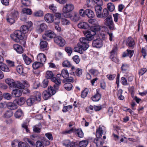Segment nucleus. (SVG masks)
<instances>
[{
    "mask_svg": "<svg viewBox=\"0 0 147 147\" xmlns=\"http://www.w3.org/2000/svg\"><path fill=\"white\" fill-rule=\"evenodd\" d=\"M106 133V131L103 130L102 128L100 127L97 129L96 133V138L95 139L94 141L97 147H102L103 141L101 138L102 134H105Z\"/></svg>",
    "mask_w": 147,
    "mask_h": 147,
    "instance_id": "f257e3e1",
    "label": "nucleus"
},
{
    "mask_svg": "<svg viewBox=\"0 0 147 147\" xmlns=\"http://www.w3.org/2000/svg\"><path fill=\"white\" fill-rule=\"evenodd\" d=\"M83 33L86 37H82L80 38V41L83 43L88 44L89 42L92 40L94 38V36L96 34L95 32L90 31H83Z\"/></svg>",
    "mask_w": 147,
    "mask_h": 147,
    "instance_id": "f03ea898",
    "label": "nucleus"
},
{
    "mask_svg": "<svg viewBox=\"0 0 147 147\" xmlns=\"http://www.w3.org/2000/svg\"><path fill=\"white\" fill-rule=\"evenodd\" d=\"M54 74L51 71H47L45 77L47 79H51V80L55 83V84L57 85H59L61 84V80L59 78L61 77V75L60 74H59L57 75V78L54 77Z\"/></svg>",
    "mask_w": 147,
    "mask_h": 147,
    "instance_id": "7ed1b4c3",
    "label": "nucleus"
},
{
    "mask_svg": "<svg viewBox=\"0 0 147 147\" xmlns=\"http://www.w3.org/2000/svg\"><path fill=\"white\" fill-rule=\"evenodd\" d=\"M24 34L21 30H16L11 35L10 37L13 41L16 42H19L20 40L24 39Z\"/></svg>",
    "mask_w": 147,
    "mask_h": 147,
    "instance_id": "20e7f679",
    "label": "nucleus"
},
{
    "mask_svg": "<svg viewBox=\"0 0 147 147\" xmlns=\"http://www.w3.org/2000/svg\"><path fill=\"white\" fill-rule=\"evenodd\" d=\"M56 92V91L53 87L50 86L48 87L47 90L44 91L42 94V96L45 100H47L51 96L54 95Z\"/></svg>",
    "mask_w": 147,
    "mask_h": 147,
    "instance_id": "39448f33",
    "label": "nucleus"
},
{
    "mask_svg": "<svg viewBox=\"0 0 147 147\" xmlns=\"http://www.w3.org/2000/svg\"><path fill=\"white\" fill-rule=\"evenodd\" d=\"M78 47H75L74 49V51L77 52L80 54L83 53L82 49L84 51L86 50L89 47L88 44H86L85 43H83L80 41V42L77 44Z\"/></svg>",
    "mask_w": 147,
    "mask_h": 147,
    "instance_id": "423d86ee",
    "label": "nucleus"
},
{
    "mask_svg": "<svg viewBox=\"0 0 147 147\" xmlns=\"http://www.w3.org/2000/svg\"><path fill=\"white\" fill-rule=\"evenodd\" d=\"M55 36V33L53 31L49 30L45 31L42 36L43 39L47 40H49L51 38H54Z\"/></svg>",
    "mask_w": 147,
    "mask_h": 147,
    "instance_id": "0eeeda50",
    "label": "nucleus"
},
{
    "mask_svg": "<svg viewBox=\"0 0 147 147\" xmlns=\"http://www.w3.org/2000/svg\"><path fill=\"white\" fill-rule=\"evenodd\" d=\"M74 8V6L72 3H68L65 5L63 8V14L64 15H67V13L72 11Z\"/></svg>",
    "mask_w": 147,
    "mask_h": 147,
    "instance_id": "6e6552de",
    "label": "nucleus"
},
{
    "mask_svg": "<svg viewBox=\"0 0 147 147\" xmlns=\"http://www.w3.org/2000/svg\"><path fill=\"white\" fill-rule=\"evenodd\" d=\"M5 82L11 88H17L19 89L20 82L15 81L13 79L9 78L6 79L5 80Z\"/></svg>",
    "mask_w": 147,
    "mask_h": 147,
    "instance_id": "1a4fd4ad",
    "label": "nucleus"
},
{
    "mask_svg": "<svg viewBox=\"0 0 147 147\" xmlns=\"http://www.w3.org/2000/svg\"><path fill=\"white\" fill-rule=\"evenodd\" d=\"M104 23L105 25L109 26L110 29H114V24L111 16H109L105 19L104 21Z\"/></svg>",
    "mask_w": 147,
    "mask_h": 147,
    "instance_id": "9d476101",
    "label": "nucleus"
},
{
    "mask_svg": "<svg viewBox=\"0 0 147 147\" xmlns=\"http://www.w3.org/2000/svg\"><path fill=\"white\" fill-rule=\"evenodd\" d=\"M117 46L115 45L113 48V49L111 51L110 57L112 61L116 63H118L119 62V60L116 57H115L117 52Z\"/></svg>",
    "mask_w": 147,
    "mask_h": 147,
    "instance_id": "9b49d317",
    "label": "nucleus"
},
{
    "mask_svg": "<svg viewBox=\"0 0 147 147\" xmlns=\"http://www.w3.org/2000/svg\"><path fill=\"white\" fill-rule=\"evenodd\" d=\"M55 42L61 47L63 46L65 44V40L61 36L55 37L54 38Z\"/></svg>",
    "mask_w": 147,
    "mask_h": 147,
    "instance_id": "f8f14e48",
    "label": "nucleus"
},
{
    "mask_svg": "<svg viewBox=\"0 0 147 147\" xmlns=\"http://www.w3.org/2000/svg\"><path fill=\"white\" fill-rule=\"evenodd\" d=\"M126 44L127 46L133 49L134 47L135 42L132 38L129 37L126 39Z\"/></svg>",
    "mask_w": 147,
    "mask_h": 147,
    "instance_id": "ddd939ff",
    "label": "nucleus"
},
{
    "mask_svg": "<svg viewBox=\"0 0 147 147\" xmlns=\"http://www.w3.org/2000/svg\"><path fill=\"white\" fill-rule=\"evenodd\" d=\"M92 44L94 47L100 48L102 46V41L100 38L96 39L93 41Z\"/></svg>",
    "mask_w": 147,
    "mask_h": 147,
    "instance_id": "4468645a",
    "label": "nucleus"
},
{
    "mask_svg": "<svg viewBox=\"0 0 147 147\" xmlns=\"http://www.w3.org/2000/svg\"><path fill=\"white\" fill-rule=\"evenodd\" d=\"M64 17L66 18H69L74 22H77L79 20V16L76 13H74L73 16H72L70 13H68L67 15H64Z\"/></svg>",
    "mask_w": 147,
    "mask_h": 147,
    "instance_id": "2eb2a0df",
    "label": "nucleus"
},
{
    "mask_svg": "<svg viewBox=\"0 0 147 147\" xmlns=\"http://www.w3.org/2000/svg\"><path fill=\"white\" fill-rule=\"evenodd\" d=\"M107 29V28L104 26H100L98 25L94 26L91 28V31H93L96 33V32L100 31H103V30H105Z\"/></svg>",
    "mask_w": 147,
    "mask_h": 147,
    "instance_id": "dca6fc26",
    "label": "nucleus"
},
{
    "mask_svg": "<svg viewBox=\"0 0 147 147\" xmlns=\"http://www.w3.org/2000/svg\"><path fill=\"white\" fill-rule=\"evenodd\" d=\"M37 61L43 65L46 60L45 55L42 53H40L37 55Z\"/></svg>",
    "mask_w": 147,
    "mask_h": 147,
    "instance_id": "f3484780",
    "label": "nucleus"
},
{
    "mask_svg": "<svg viewBox=\"0 0 147 147\" xmlns=\"http://www.w3.org/2000/svg\"><path fill=\"white\" fill-rule=\"evenodd\" d=\"M54 16L53 14L51 13H47L45 16V21L48 23H52L54 21Z\"/></svg>",
    "mask_w": 147,
    "mask_h": 147,
    "instance_id": "a211bd4d",
    "label": "nucleus"
},
{
    "mask_svg": "<svg viewBox=\"0 0 147 147\" xmlns=\"http://www.w3.org/2000/svg\"><path fill=\"white\" fill-rule=\"evenodd\" d=\"M63 144L66 147H76V143L71 142L69 140H64L63 142Z\"/></svg>",
    "mask_w": 147,
    "mask_h": 147,
    "instance_id": "6ab92c4d",
    "label": "nucleus"
},
{
    "mask_svg": "<svg viewBox=\"0 0 147 147\" xmlns=\"http://www.w3.org/2000/svg\"><path fill=\"white\" fill-rule=\"evenodd\" d=\"M19 89H16L13 90L11 94L15 97H18L21 96L22 92L21 90Z\"/></svg>",
    "mask_w": 147,
    "mask_h": 147,
    "instance_id": "aec40b11",
    "label": "nucleus"
},
{
    "mask_svg": "<svg viewBox=\"0 0 147 147\" xmlns=\"http://www.w3.org/2000/svg\"><path fill=\"white\" fill-rule=\"evenodd\" d=\"M13 47L14 49L19 53H22L23 52L22 47V46L18 44L13 45Z\"/></svg>",
    "mask_w": 147,
    "mask_h": 147,
    "instance_id": "412c9836",
    "label": "nucleus"
},
{
    "mask_svg": "<svg viewBox=\"0 0 147 147\" xmlns=\"http://www.w3.org/2000/svg\"><path fill=\"white\" fill-rule=\"evenodd\" d=\"M100 6L98 5L95 7V11L97 16L98 18H100L101 17V10L102 8Z\"/></svg>",
    "mask_w": 147,
    "mask_h": 147,
    "instance_id": "4be33fe9",
    "label": "nucleus"
},
{
    "mask_svg": "<svg viewBox=\"0 0 147 147\" xmlns=\"http://www.w3.org/2000/svg\"><path fill=\"white\" fill-rule=\"evenodd\" d=\"M86 15L89 18H92L95 16L94 14L92 11L90 9L86 10Z\"/></svg>",
    "mask_w": 147,
    "mask_h": 147,
    "instance_id": "5701e85b",
    "label": "nucleus"
},
{
    "mask_svg": "<svg viewBox=\"0 0 147 147\" xmlns=\"http://www.w3.org/2000/svg\"><path fill=\"white\" fill-rule=\"evenodd\" d=\"M47 28V26L46 24L44 23H42L40 25L39 28L38 27L37 29V32L38 33H40L44 31Z\"/></svg>",
    "mask_w": 147,
    "mask_h": 147,
    "instance_id": "b1692460",
    "label": "nucleus"
},
{
    "mask_svg": "<svg viewBox=\"0 0 147 147\" xmlns=\"http://www.w3.org/2000/svg\"><path fill=\"white\" fill-rule=\"evenodd\" d=\"M22 57L26 65H29L30 63L32 61L31 59L27 56L25 54H23L22 55Z\"/></svg>",
    "mask_w": 147,
    "mask_h": 147,
    "instance_id": "393cba45",
    "label": "nucleus"
},
{
    "mask_svg": "<svg viewBox=\"0 0 147 147\" xmlns=\"http://www.w3.org/2000/svg\"><path fill=\"white\" fill-rule=\"evenodd\" d=\"M127 53H124L123 55V57H125L126 56H129L130 58L132 57L134 53V50H131L129 49H127Z\"/></svg>",
    "mask_w": 147,
    "mask_h": 147,
    "instance_id": "a878e982",
    "label": "nucleus"
},
{
    "mask_svg": "<svg viewBox=\"0 0 147 147\" xmlns=\"http://www.w3.org/2000/svg\"><path fill=\"white\" fill-rule=\"evenodd\" d=\"M32 96L34 97L36 101H40L41 100V94L39 92H34V96Z\"/></svg>",
    "mask_w": 147,
    "mask_h": 147,
    "instance_id": "bb28decb",
    "label": "nucleus"
},
{
    "mask_svg": "<svg viewBox=\"0 0 147 147\" xmlns=\"http://www.w3.org/2000/svg\"><path fill=\"white\" fill-rule=\"evenodd\" d=\"M40 45V49L44 51L47 49V43L46 41H41Z\"/></svg>",
    "mask_w": 147,
    "mask_h": 147,
    "instance_id": "cd10ccee",
    "label": "nucleus"
},
{
    "mask_svg": "<svg viewBox=\"0 0 147 147\" xmlns=\"http://www.w3.org/2000/svg\"><path fill=\"white\" fill-rule=\"evenodd\" d=\"M61 77H61L62 76L63 78H67L69 76V74L67 69H63L61 71Z\"/></svg>",
    "mask_w": 147,
    "mask_h": 147,
    "instance_id": "c85d7f7f",
    "label": "nucleus"
},
{
    "mask_svg": "<svg viewBox=\"0 0 147 147\" xmlns=\"http://www.w3.org/2000/svg\"><path fill=\"white\" fill-rule=\"evenodd\" d=\"M7 107L11 110H14L17 108V105L15 103L11 102L7 103Z\"/></svg>",
    "mask_w": 147,
    "mask_h": 147,
    "instance_id": "c756f323",
    "label": "nucleus"
},
{
    "mask_svg": "<svg viewBox=\"0 0 147 147\" xmlns=\"http://www.w3.org/2000/svg\"><path fill=\"white\" fill-rule=\"evenodd\" d=\"M19 89H24L25 87H28L29 86L28 82L26 81H23L22 83L20 82Z\"/></svg>",
    "mask_w": 147,
    "mask_h": 147,
    "instance_id": "7c9ffc66",
    "label": "nucleus"
},
{
    "mask_svg": "<svg viewBox=\"0 0 147 147\" xmlns=\"http://www.w3.org/2000/svg\"><path fill=\"white\" fill-rule=\"evenodd\" d=\"M34 97L32 96L31 97L28 98L26 100V102L27 105L28 106H30L32 105L35 101Z\"/></svg>",
    "mask_w": 147,
    "mask_h": 147,
    "instance_id": "2f4dec72",
    "label": "nucleus"
},
{
    "mask_svg": "<svg viewBox=\"0 0 147 147\" xmlns=\"http://www.w3.org/2000/svg\"><path fill=\"white\" fill-rule=\"evenodd\" d=\"M78 27L80 28L87 29L89 27L88 24L86 22H81L78 24Z\"/></svg>",
    "mask_w": 147,
    "mask_h": 147,
    "instance_id": "473e14b6",
    "label": "nucleus"
},
{
    "mask_svg": "<svg viewBox=\"0 0 147 147\" xmlns=\"http://www.w3.org/2000/svg\"><path fill=\"white\" fill-rule=\"evenodd\" d=\"M26 100L25 98L23 97H21L20 98L16 100V102L19 105H22L24 104Z\"/></svg>",
    "mask_w": 147,
    "mask_h": 147,
    "instance_id": "72a5a7b5",
    "label": "nucleus"
},
{
    "mask_svg": "<svg viewBox=\"0 0 147 147\" xmlns=\"http://www.w3.org/2000/svg\"><path fill=\"white\" fill-rule=\"evenodd\" d=\"M107 28L105 30H103V31H100L99 32V34H98V36L99 38L103 40H105L106 37V32L105 30H107Z\"/></svg>",
    "mask_w": 147,
    "mask_h": 147,
    "instance_id": "f704fd0d",
    "label": "nucleus"
},
{
    "mask_svg": "<svg viewBox=\"0 0 147 147\" xmlns=\"http://www.w3.org/2000/svg\"><path fill=\"white\" fill-rule=\"evenodd\" d=\"M97 94L91 98V99L94 101H98L99 100L101 97V95L99 94L97 90Z\"/></svg>",
    "mask_w": 147,
    "mask_h": 147,
    "instance_id": "c9c22d12",
    "label": "nucleus"
},
{
    "mask_svg": "<svg viewBox=\"0 0 147 147\" xmlns=\"http://www.w3.org/2000/svg\"><path fill=\"white\" fill-rule=\"evenodd\" d=\"M16 18L13 17L12 16L8 14L7 18V21L11 24H12L15 22Z\"/></svg>",
    "mask_w": 147,
    "mask_h": 147,
    "instance_id": "e433bc0d",
    "label": "nucleus"
},
{
    "mask_svg": "<svg viewBox=\"0 0 147 147\" xmlns=\"http://www.w3.org/2000/svg\"><path fill=\"white\" fill-rule=\"evenodd\" d=\"M43 65L38 61L35 62L32 64V67L34 69H36L42 66Z\"/></svg>",
    "mask_w": 147,
    "mask_h": 147,
    "instance_id": "4c0bfd02",
    "label": "nucleus"
},
{
    "mask_svg": "<svg viewBox=\"0 0 147 147\" xmlns=\"http://www.w3.org/2000/svg\"><path fill=\"white\" fill-rule=\"evenodd\" d=\"M41 125L40 124L38 125H36L33 127V131L36 133H39L40 132L41 129Z\"/></svg>",
    "mask_w": 147,
    "mask_h": 147,
    "instance_id": "58836bf2",
    "label": "nucleus"
},
{
    "mask_svg": "<svg viewBox=\"0 0 147 147\" xmlns=\"http://www.w3.org/2000/svg\"><path fill=\"white\" fill-rule=\"evenodd\" d=\"M55 16L56 18L55 19L54 23L58 24L60 23V19L61 17V13H56L55 14Z\"/></svg>",
    "mask_w": 147,
    "mask_h": 147,
    "instance_id": "ea45409f",
    "label": "nucleus"
},
{
    "mask_svg": "<svg viewBox=\"0 0 147 147\" xmlns=\"http://www.w3.org/2000/svg\"><path fill=\"white\" fill-rule=\"evenodd\" d=\"M29 28L28 27V26L26 25H23L21 27L20 30L22 31V32L24 34L28 32Z\"/></svg>",
    "mask_w": 147,
    "mask_h": 147,
    "instance_id": "a19ab883",
    "label": "nucleus"
},
{
    "mask_svg": "<svg viewBox=\"0 0 147 147\" xmlns=\"http://www.w3.org/2000/svg\"><path fill=\"white\" fill-rule=\"evenodd\" d=\"M17 71L20 74H24L23 67L22 65H19L16 67Z\"/></svg>",
    "mask_w": 147,
    "mask_h": 147,
    "instance_id": "79ce46f5",
    "label": "nucleus"
},
{
    "mask_svg": "<svg viewBox=\"0 0 147 147\" xmlns=\"http://www.w3.org/2000/svg\"><path fill=\"white\" fill-rule=\"evenodd\" d=\"M89 72L92 75L94 76H97L99 73L97 69H91L89 70Z\"/></svg>",
    "mask_w": 147,
    "mask_h": 147,
    "instance_id": "37998d69",
    "label": "nucleus"
},
{
    "mask_svg": "<svg viewBox=\"0 0 147 147\" xmlns=\"http://www.w3.org/2000/svg\"><path fill=\"white\" fill-rule=\"evenodd\" d=\"M107 6L108 9L110 11H113L115 9V5L111 3H109L107 4Z\"/></svg>",
    "mask_w": 147,
    "mask_h": 147,
    "instance_id": "c03bdc74",
    "label": "nucleus"
},
{
    "mask_svg": "<svg viewBox=\"0 0 147 147\" xmlns=\"http://www.w3.org/2000/svg\"><path fill=\"white\" fill-rule=\"evenodd\" d=\"M109 14V11L107 9H104L102 11V13L101 14V17L102 18H104L107 17Z\"/></svg>",
    "mask_w": 147,
    "mask_h": 147,
    "instance_id": "a18cd8bd",
    "label": "nucleus"
},
{
    "mask_svg": "<svg viewBox=\"0 0 147 147\" xmlns=\"http://www.w3.org/2000/svg\"><path fill=\"white\" fill-rule=\"evenodd\" d=\"M88 142L86 140H83L79 143V146L80 147H86L88 144Z\"/></svg>",
    "mask_w": 147,
    "mask_h": 147,
    "instance_id": "49530a36",
    "label": "nucleus"
},
{
    "mask_svg": "<svg viewBox=\"0 0 147 147\" xmlns=\"http://www.w3.org/2000/svg\"><path fill=\"white\" fill-rule=\"evenodd\" d=\"M22 111L20 109L18 110L15 113V116L16 118H19L23 115Z\"/></svg>",
    "mask_w": 147,
    "mask_h": 147,
    "instance_id": "de8ad7c7",
    "label": "nucleus"
},
{
    "mask_svg": "<svg viewBox=\"0 0 147 147\" xmlns=\"http://www.w3.org/2000/svg\"><path fill=\"white\" fill-rule=\"evenodd\" d=\"M141 53L142 54L144 58H145V57L147 54V45L142 48Z\"/></svg>",
    "mask_w": 147,
    "mask_h": 147,
    "instance_id": "09e8293b",
    "label": "nucleus"
},
{
    "mask_svg": "<svg viewBox=\"0 0 147 147\" xmlns=\"http://www.w3.org/2000/svg\"><path fill=\"white\" fill-rule=\"evenodd\" d=\"M9 14L16 18L18 16V11L15 10H12L11 13Z\"/></svg>",
    "mask_w": 147,
    "mask_h": 147,
    "instance_id": "8fccbe9b",
    "label": "nucleus"
},
{
    "mask_svg": "<svg viewBox=\"0 0 147 147\" xmlns=\"http://www.w3.org/2000/svg\"><path fill=\"white\" fill-rule=\"evenodd\" d=\"M13 115V113L11 111H7L4 114V117L7 118L11 117Z\"/></svg>",
    "mask_w": 147,
    "mask_h": 147,
    "instance_id": "3c124183",
    "label": "nucleus"
},
{
    "mask_svg": "<svg viewBox=\"0 0 147 147\" xmlns=\"http://www.w3.org/2000/svg\"><path fill=\"white\" fill-rule=\"evenodd\" d=\"M43 15V12L41 10L35 11L34 13V15L36 17H41Z\"/></svg>",
    "mask_w": 147,
    "mask_h": 147,
    "instance_id": "603ef678",
    "label": "nucleus"
},
{
    "mask_svg": "<svg viewBox=\"0 0 147 147\" xmlns=\"http://www.w3.org/2000/svg\"><path fill=\"white\" fill-rule=\"evenodd\" d=\"M64 88L67 90H70L72 87V85L70 83H66L64 86Z\"/></svg>",
    "mask_w": 147,
    "mask_h": 147,
    "instance_id": "864d4df0",
    "label": "nucleus"
},
{
    "mask_svg": "<svg viewBox=\"0 0 147 147\" xmlns=\"http://www.w3.org/2000/svg\"><path fill=\"white\" fill-rule=\"evenodd\" d=\"M22 11L23 13L28 15H30L32 13V11L30 9L26 8L23 9Z\"/></svg>",
    "mask_w": 147,
    "mask_h": 147,
    "instance_id": "5fc2aeb1",
    "label": "nucleus"
},
{
    "mask_svg": "<svg viewBox=\"0 0 147 147\" xmlns=\"http://www.w3.org/2000/svg\"><path fill=\"white\" fill-rule=\"evenodd\" d=\"M61 21L62 24L64 25H68L70 24L69 21L65 18H62Z\"/></svg>",
    "mask_w": 147,
    "mask_h": 147,
    "instance_id": "6e6d98bb",
    "label": "nucleus"
},
{
    "mask_svg": "<svg viewBox=\"0 0 147 147\" xmlns=\"http://www.w3.org/2000/svg\"><path fill=\"white\" fill-rule=\"evenodd\" d=\"M63 66L65 67H70L71 66L70 62L68 60L64 61L62 63Z\"/></svg>",
    "mask_w": 147,
    "mask_h": 147,
    "instance_id": "4d7b16f0",
    "label": "nucleus"
},
{
    "mask_svg": "<svg viewBox=\"0 0 147 147\" xmlns=\"http://www.w3.org/2000/svg\"><path fill=\"white\" fill-rule=\"evenodd\" d=\"M88 92V89L86 88L82 92L81 94V97L84 98L87 96Z\"/></svg>",
    "mask_w": 147,
    "mask_h": 147,
    "instance_id": "13d9d810",
    "label": "nucleus"
},
{
    "mask_svg": "<svg viewBox=\"0 0 147 147\" xmlns=\"http://www.w3.org/2000/svg\"><path fill=\"white\" fill-rule=\"evenodd\" d=\"M76 133V135L80 138H82L84 136V134L80 129L77 130Z\"/></svg>",
    "mask_w": 147,
    "mask_h": 147,
    "instance_id": "bf43d9fd",
    "label": "nucleus"
},
{
    "mask_svg": "<svg viewBox=\"0 0 147 147\" xmlns=\"http://www.w3.org/2000/svg\"><path fill=\"white\" fill-rule=\"evenodd\" d=\"M49 8L53 12H55L56 11L57 7L54 4L50 5Z\"/></svg>",
    "mask_w": 147,
    "mask_h": 147,
    "instance_id": "052dcab7",
    "label": "nucleus"
},
{
    "mask_svg": "<svg viewBox=\"0 0 147 147\" xmlns=\"http://www.w3.org/2000/svg\"><path fill=\"white\" fill-rule=\"evenodd\" d=\"M72 59L74 62L77 64L79 63L80 61V59L78 55L74 56Z\"/></svg>",
    "mask_w": 147,
    "mask_h": 147,
    "instance_id": "680f3d73",
    "label": "nucleus"
},
{
    "mask_svg": "<svg viewBox=\"0 0 147 147\" xmlns=\"http://www.w3.org/2000/svg\"><path fill=\"white\" fill-rule=\"evenodd\" d=\"M21 2L24 6H27L30 4V1L29 0H21Z\"/></svg>",
    "mask_w": 147,
    "mask_h": 147,
    "instance_id": "e2e57ef3",
    "label": "nucleus"
},
{
    "mask_svg": "<svg viewBox=\"0 0 147 147\" xmlns=\"http://www.w3.org/2000/svg\"><path fill=\"white\" fill-rule=\"evenodd\" d=\"M6 61L9 67H11L15 66L14 62L13 61L7 60H6Z\"/></svg>",
    "mask_w": 147,
    "mask_h": 147,
    "instance_id": "0e129e2a",
    "label": "nucleus"
},
{
    "mask_svg": "<svg viewBox=\"0 0 147 147\" xmlns=\"http://www.w3.org/2000/svg\"><path fill=\"white\" fill-rule=\"evenodd\" d=\"M49 82L48 80V79H45L42 82V87L45 88L47 86Z\"/></svg>",
    "mask_w": 147,
    "mask_h": 147,
    "instance_id": "69168bd1",
    "label": "nucleus"
},
{
    "mask_svg": "<svg viewBox=\"0 0 147 147\" xmlns=\"http://www.w3.org/2000/svg\"><path fill=\"white\" fill-rule=\"evenodd\" d=\"M147 71V69L145 68H143L141 69L139 71V74L140 75L142 76Z\"/></svg>",
    "mask_w": 147,
    "mask_h": 147,
    "instance_id": "338daca9",
    "label": "nucleus"
},
{
    "mask_svg": "<svg viewBox=\"0 0 147 147\" xmlns=\"http://www.w3.org/2000/svg\"><path fill=\"white\" fill-rule=\"evenodd\" d=\"M3 96L5 98L8 100H10L11 98V95L8 93H4L3 94Z\"/></svg>",
    "mask_w": 147,
    "mask_h": 147,
    "instance_id": "774afa93",
    "label": "nucleus"
}]
</instances>
